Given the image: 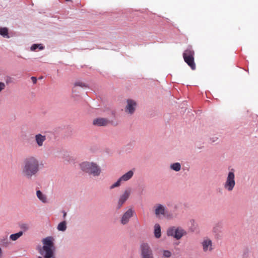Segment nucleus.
Segmentation results:
<instances>
[{
  "label": "nucleus",
  "instance_id": "2",
  "mask_svg": "<svg viewBox=\"0 0 258 258\" xmlns=\"http://www.w3.org/2000/svg\"><path fill=\"white\" fill-rule=\"evenodd\" d=\"M53 238L49 236L42 240L43 246L39 249V253L44 258H53L55 247L53 242Z\"/></svg>",
  "mask_w": 258,
  "mask_h": 258
},
{
  "label": "nucleus",
  "instance_id": "3",
  "mask_svg": "<svg viewBox=\"0 0 258 258\" xmlns=\"http://www.w3.org/2000/svg\"><path fill=\"white\" fill-rule=\"evenodd\" d=\"M81 169L94 176H98L101 172L100 168L95 163L83 162L80 164Z\"/></svg>",
  "mask_w": 258,
  "mask_h": 258
},
{
  "label": "nucleus",
  "instance_id": "21",
  "mask_svg": "<svg viewBox=\"0 0 258 258\" xmlns=\"http://www.w3.org/2000/svg\"><path fill=\"white\" fill-rule=\"evenodd\" d=\"M171 168L176 171H179L181 169V165L179 163H174L171 165Z\"/></svg>",
  "mask_w": 258,
  "mask_h": 258
},
{
  "label": "nucleus",
  "instance_id": "11",
  "mask_svg": "<svg viewBox=\"0 0 258 258\" xmlns=\"http://www.w3.org/2000/svg\"><path fill=\"white\" fill-rule=\"evenodd\" d=\"M134 211L132 209L127 210L122 216L120 222L122 225H125L130 221V218L133 216Z\"/></svg>",
  "mask_w": 258,
  "mask_h": 258
},
{
  "label": "nucleus",
  "instance_id": "7",
  "mask_svg": "<svg viewBox=\"0 0 258 258\" xmlns=\"http://www.w3.org/2000/svg\"><path fill=\"white\" fill-rule=\"evenodd\" d=\"M141 255L142 258L153 257V254L151 248L148 244L142 243L140 246Z\"/></svg>",
  "mask_w": 258,
  "mask_h": 258
},
{
  "label": "nucleus",
  "instance_id": "18",
  "mask_svg": "<svg viewBox=\"0 0 258 258\" xmlns=\"http://www.w3.org/2000/svg\"><path fill=\"white\" fill-rule=\"evenodd\" d=\"M23 232L22 231H20L18 233L11 234L10 236V238L13 241L17 240L23 235Z\"/></svg>",
  "mask_w": 258,
  "mask_h": 258
},
{
  "label": "nucleus",
  "instance_id": "24",
  "mask_svg": "<svg viewBox=\"0 0 258 258\" xmlns=\"http://www.w3.org/2000/svg\"><path fill=\"white\" fill-rule=\"evenodd\" d=\"M121 181L120 180V178L118 179V180L115 182L114 184H113L110 187V189H113L116 187L119 186L121 184Z\"/></svg>",
  "mask_w": 258,
  "mask_h": 258
},
{
  "label": "nucleus",
  "instance_id": "27",
  "mask_svg": "<svg viewBox=\"0 0 258 258\" xmlns=\"http://www.w3.org/2000/svg\"><path fill=\"white\" fill-rule=\"evenodd\" d=\"M21 228L25 230H27L29 229V226L26 224H23L21 225Z\"/></svg>",
  "mask_w": 258,
  "mask_h": 258
},
{
  "label": "nucleus",
  "instance_id": "29",
  "mask_svg": "<svg viewBox=\"0 0 258 258\" xmlns=\"http://www.w3.org/2000/svg\"><path fill=\"white\" fill-rule=\"evenodd\" d=\"M31 80L34 84H36L37 82V79L35 77H32Z\"/></svg>",
  "mask_w": 258,
  "mask_h": 258
},
{
  "label": "nucleus",
  "instance_id": "13",
  "mask_svg": "<svg viewBox=\"0 0 258 258\" xmlns=\"http://www.w3.org/2000/svg\"><path fill=\"white\" fill-rule=\"evenodd\" d=\"M109 123V121L104 118H97L94 119L93 121V124L94 125L101 126H106Z\"/></svg>",
  "mask_w": 258,
  "mask_h": 258
},
{
  "label": "nucleus",
  "instance_id": "8",
  "mask_svg": "<svg viewBox=\"0 0 258 258\" xmlns=\"http://www.w3.org/2000/svg\"><path fill=\"white\" fill-rule=\"evenodd\" d=\"M130 189H126L124 192L120 196L118 201L117 202L116 209L117 210L121 208L123 204L128 199L131 194Z\"/></svg>",
  "mask_w": 258,
  "mask_h": 258
},
{
  "label": "nucleus",
  "instance_id": "14",
  "mask_svg": "<svg viewBox=\"0 0 258 258\" xmlns=\"http://www.w3.org/2000/svg\"><path fill=\"white\" fill-rule=\"evenodd\" d=\"M133 175L134 172L132 170H130L119 178L120 180L121 181H127L133 177Z\"/></svg>",
  "mask_w": 258,
  "mask_h": 258
},
{
  "label": "nucleus",
  "instance_id": "15",
  "mask_svg": "<svg viewBox=\"0 0 258 258\" xmlns=\"http://www.w3.org/2000/svg\"><path fill=\"white\" fill-rule=\"evenodd\" d=\"M155 214L157 216L164 215L165 214V208L162 205H158L156 206L155 210Z\"/></svg>",
  "mask_w": 258,
  "mask_h": 258
},
{
  "label": "nucleus",
  "instance_id": "6",
  "mask_svg": "<svg viewBox=\"0 0 258 258\" xmlns=\"http://www.w3.org/2000/svg\"><path fill=\"white\" fill-rule=\"evenodd\" d=\"M167 233L168 236H173L177 239H179L185 234V232L181 228H175L173 227L167 230Z\"/></svg>",
  "mask_w": 258,
  "mask_h": 258
},
{
  "label": "nucleus",
  "instance_id": "9",
  "mask_svg": "<svg viewBox=\"0 0 258 258\" xmlns=\"http://www.w3.org/2000/svg\"><path fill=\"white\" fill-rule=\"evenodd\" d=\"M136 107L137 103L136 101L132 99H127L126 100V105L124 108L125 112L132 114L135 112Z\"/></svg>",
  "mask_w": 258,
  "mask_h": 258
},
{
  "label": "nucleus",
  "instance_id": "1",
  "mask_svg": "<svg viewBox=\"0 0 258 258\" xmlns=\"http://www.w3.org/2000/svg\"><path fill=\"white\" fill-rule=\"evenodd\" d=\"M40 169L38 160L34 156L25 158L22 166V174L27 178H30L36 175Z\"/></svg>",
  "mask_w": 258,
  "mask_h": 258
},
{
  "label": "nucleus",
  "instance_id": "4",
  "mask_svg": "<svg viewBox=\"0 0 258 258\" xmlns=\"http://www.w3.org/2000/svg\"><path fill=\"white\" fill-rule=\"evenodd\" d=\"M194 55L195 52L191 47H188L183 53L184 60L193 70L196 69Z\"/></svg>",
  "mask_w": 258,
  "mask_h": 258
},
{
  "label": "nucleus",
  "instance_id": "26",
  "mask_svg": "<svg viewBox=\"0 0 258 258\" xmlns=\"http://www.w3.org/2000/svg\"><path fill=\"white\" fill-rule=\"evenodd\" d=\"M1 244L3 246H7L8 244H9V242H8L7 241V238L6 237V238L5 239H4V240H1Z\"/></svg>",
  "mask_w": 258,
  "mask_h": 258
},
{
  "label": "nucleus",
  "instance_id": "28",
  "mask_svg": "<svg viewBox=\"0 0 258 258\" xmlns=\"http://www.w3.org/2000/svg\"><path fill=\"white\" fill-rule=\"evenodd\" d=\"M6 85L4 83L0 82V92L5 88Z\"/></svg>",
  "mask_w": 258,
  "mask_h": 258
},
{
  "label": "nucleus",
  "instance_id": "23",
  "mask_svg": "<svg viewBox=\"0 0 258 258\" xmlns=\"http://www.w3.org/2000/svg\"><path fill=\"white\" fill-rule=\"evenodd\" d=\"M75 86H79V87H87V85L82 82H81V81H77L75 83V84H74Z\"/></svg>",
  "mask_w": 258,
  "mask_h": 258
},
{
  "label": "nucleus",
  "instance_id": "10",
  "mask_svg": "<svg viewBox=\"0 0 258 258\" xmlns=\"http://www.w3.org/2000/svg\"><path fill=\"white\" fill-rule=\"evenodd\" d=\"M202 245L205 252H211L213 249L212 241L209 238H205L202 242Z\"/></svg>",
  "mask_w": 258,
  "mask_h": 258
},
{
  "label": "nucleus",
  "instance_id": "31",
  "mask_svg": "<svg viewBox=\"0 0 258 258\" xmlns=\"http://www.w3.org/2000/svg\"><path fill=\"white\" fill-rule=\"evenodd\" d=\"M1 254H2V249L0 248V256H1Z\"/></svg>",
  "mask_w": 258,
  "mask_h": 258
},
{
  "label": "nucleus",
  "instance_id": "25",
  "mask_svg": "<svg viewBox=\"0 0 258 258\" xmlns=\"http://www.w3.org/2000/svg\"><path fill=\"white\" fill-rule=\"evenodd\" d=\"M39 47V49L41 50V49H43V47L42 46H40V45H38V44H33L31 47V50H36L38 47Z\"/></svg>",
  "mask_w": 258,
  "mask_h": 258
},
{
  "label": "nucleus",
  "instance_id": "12",
  "mask_svg": "<svg viewBox=\"0 0 258 258\" xmlns=\"http://www.w3.org/2000/svg\"><path fill=\"white\" fill-rule=\"evenodd\" d=\"M46 140V137L45 135H43L41 134H36L35 136V141L38 147H42L44 145V143Z\"/></svg>",
  "mask_w": 258,
  "mask_h": 258
},
{
  "label": "nucleus",
  "instance_id": "32",
  "mask_svg": "<svg viewBox=\"0 0 258 258\" xmlns=\"http://www.w3.org/2000/svg\"><path fill=\"white\" fill-rule=\"evenodd\" d=\"M38 258H42L41 256H39Z\"/></svg>",
  "mask_w": 258,
  "mask_h": 258
},
{
  "label": "nucleus",
  "instance_id": "16",
  "mask_svg": "<svg viewBox=\"0 0 258 258\" xmlns=\"http://www.w3.org/2000/svg\"><path fill=\"white\" fill-rule=\"evenodd\" d=\"M154 235L157 238L161 237V228L158 224H156L154 226Z\"/></svg>",
  "mask_w": 258,
  "mask_h": 258
},
{
  "label": "nucleus",
  "instance_id": "19",
  "mask_svg": "<svg viewBox=\"0 0 258 258\" xmlns=\"http://www.w3.org/2000/svg\"><path fill=\"white\" fill-rule=\"evenodd\" d=\"M0 34L4 37L9 38L8 29L6 27L0 28Z\"/></svg>",
  "mask_w": 258,
  "mask_h": 258
},
{
  "label": "nucleus",
  "instance_id": "22",
  "mask_svg": "<svg viewBox=\"0 0 258 258\" xmlns=\"http://www.w3.org/2000/svg\"><path fill=\"white\" fill-rule=\"evenodd\" d=\"M162 253H163V256L165 258H169L172 255L171 252L169 250H163Z\"/></svg>",
  "mask_w": 258,
  "mask_h": 258
},
{
  "label": "nucleus",
  "instance_id": "5",
  "mask_svg": "<svg viewBox=\"0 0 258 258\" xmlns=\"http://www.w3.org/2000/svg\"><path fill=\"white\" fill-rule=\"evenodd\" d=\"M235 184L234 170L232 169L227 175L224 187L226 190L231 191L234 189Z\"/></svg>",
  "mask_w": 258,
  "mask_h": 258
},
{
  "label": "nucleus",
  "instance_id": "30",
  "mask_svg": "<svg viewBox=\"0 0 258 258\" xmlns=\"http://www.w3.org/2000/svg\"><path fill=\"white\" fill-rule=\"evenodd\" d=\"M67 215V213L64 211H63V218H65L66 216Z\"/></svg>",
  "mask_w": 258,
  "mask_h": 258
},
{
  "label": "nucleus",
  "instance_id": "17",
  "mask_svg": "<svg viewBox=\"0 0 258 258\" xmlns=\"http://www.w3.org/2000/svg\"><path fill=\"white\" fill-rule=\"evenodd\" d=\"M36 194L38 198L43 203H46L47 202L46 197L43 194L40 190H37Z\"/></svg>",
  "mask_w": 258,
  "mask_h": 258
},
{
  "label": "nucleus",
  "instance_id": "20",
  "mask_svg": "<svg viewBox=\"0 0 258 258\" xmlns=\"http://www.w3.org/2000/svg\"><path fill=\"white\" fill-rule=\"evenodd\" d=\"M67 229V223L66 221L60 222L57 226V229L59 231H64Z\"/></svg>",
  "mask_w": 258,
  "mask_h": 258
}]
</instances>
